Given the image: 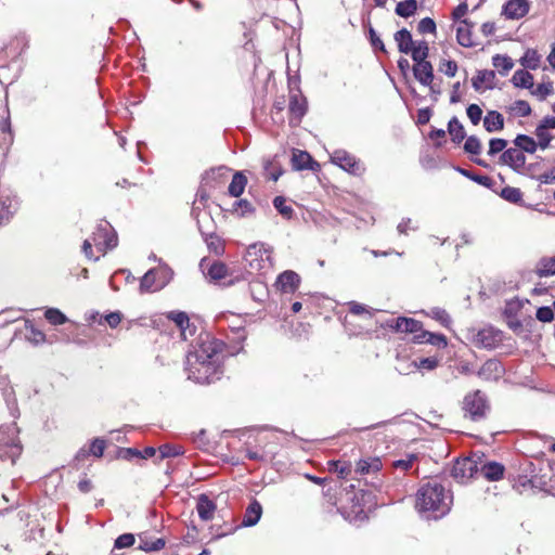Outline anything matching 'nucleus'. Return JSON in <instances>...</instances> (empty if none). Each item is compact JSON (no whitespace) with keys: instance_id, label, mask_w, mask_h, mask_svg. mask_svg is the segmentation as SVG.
Listing matches in <instances>:
<instances>
[{"instance_id":"56","label":"nucleus","mask_w":555,"mask_h":555,"mask_svg":"<svg viewBox=\"0 0 555 555\" xmlns=\"http://www.w3.org/2000/svg\"><path fill=\"white\" fill-rule=\"evenodd\" d=\"M436 23L431 17H424L417 24V31L420 34H436Z\"/></svg>"},{"instance_id":"54","label":"nucleus","mask_w":555,"mask_h":555,"mask_svg":"<svg viewBox=\"0 0 555 555\" xmlns=\"http://www.w3.org/2000/svg\"><path fill=\"white\" fill-rule=\"evenodd\" d=\"M554 92L553 82L539 83L534 90L531 91L540 101H544L550 94Z\"/></svg>"},{"instance_id":"19","label":"nucleus","mask_w":555,"mask_h":555,"mask_svg":"<svg viewBox=\"0 0 555 555\" xmlns=\"http://www.w3.org/2000/svg\"><path fill=\"white\" fill-rule=\"evenodd\" d=\"M413 75L415 79L423 86H430L434 81V68L429 61L414 62Z\"/></svg>"},{"instance_id":"15","label":"nucleus","mask_w":555,"mask_h":555,"mask_svg":"<svg viewBox=\"0 0 555 555\" xmlns=\"http://www.w3.org/2000/svg\"><path fill=\"white\" fill-rule=\"evenodd\" d=\"M20 202L9 192H0V225L7 223L17 211Z\"/></svg>"},{"instance_id":"14","label":"nucleus","mask_w":555,"mask_h":555,"mask_svg":"<svg viewBox=\"0 0 555 555\" xmlns=\"http://www.w3.org/2000/svg\"><path fill=\"white\" fill-rule=\"evenodd\" d=\"M292 167L296 171H319L321 168L320 164L307 151L301 150L293 151Z\"/></svg>"},{"instance_id":"38","label":"nucleus","mask_w":555,"mask_h":555,"mask_svg":"<svg viewBox=\"0 0 555 555\" xmlns=\"http://www.w3.org/2000/svg\"><path fill=\"white\" fill-rule=\"evenodd\" d=\"M541 57L537 50L527 49L521 59L519 60L520 64L525 68L537 69L540 66Z\"/></svg>"},{"instance_id":"27","label":"nucleus","mask_w":555,"mask_h":555,"mask_svg":"<svg viewBox=\"0 0 555 555\" xmlns=\"http://www.w3.org/2000/svg\"><path fill=\"white\" fill-rule=\"evenodd\" d=\"M393 39L398 46V50L400 53L409 54L412 50V46L414 40L409 29L402 28L395 33Z\"/></svg>"},{"instance_id":"43","label":"nucleus","mask_w":555,"mask_h":555,"mask_svg":"<svg viewBox=\"0 0 555 555\" xmlns=\"http://www.w3.org/2000/svg\"><path fill=\"white\" fill-rule=\"evenodd\" d=\"M158 459L162 461L168 457H176L182 455L184 453V450L182 447L165 443L158 448Z\"/></svg>"},{"instance_id":"42","label":"nucleus","mask_w":555,"mask_h":555,"mask_svg":"<svg viewBox=\"0 0 555 555\" xmlns=\"http://www.w3.org/2000/svg\"><path fill=\"white\" fill-rule=\"evenodd\" d=\"M534 134L537 137L538 149L546 150L550 147L551 142L553 140V135L548 132V130L542 128L541 126H537L534 130Z\"/></svg>"},{"instance_id":"18","label":"nucleus","mask_w":555,"mask_h":555,"mask_svg":"<svg viewBox=\"0 0 555 555\" xmlns=\"http://www.w3.org/2000/svg\"><path fill=\"white\" fill-rule=\"evenodd\" d=\"M266 249L263 244L255 243L248 246L244 255V261L253 270H260L262 268L263 254Z\"/></svg>"},{"instance_id":"63","label":"nucleus","mask_w":555,"mask_h":555,"mask_svg":"<svg viewBox=\"0 0 555 555\" xmlns=\"http://www.w3.org/2000/svg\"><path fill=\"white\" fill-rule=\"evenodd\" d=\"M457 68V63L453 60H443L439 66V70L448 77H454L456 75Z\"/></svg>"},{"instance_id":"52","label":"nucleus","mask_w":555,"mask_h":555,"mask_svg":"<svg viewBox=\"0 0 555 555\" xmlns=\"http://www.w3.org/2000/svg\"><path fill=\"white\" fill-rule=\"evenodd\" d=\"M522 308V302L518 299L508 300L505 304L503 314L506 319H515Z\"/></svg>"},{"instance_id":"26","label":"nucleus","mask_w":555,"mask_h":555,"mask_svg":"<svg viewBox=\"0 0 555 555\" xmlns=\"http://www.w3.org/2000/svg\"><path fill=\"white\" fill-rule=\"evenodd\" d=\"M483 127L488 132L501 131L504 128V117L498 111H489L483 118Z\"/></svg>"},{"instance_id":"35","label":"nucleus","mask_w":555,"mask_h":555,"mask_svg":"<svg viewBox=\"0 0 555 555\" xmlns=\"http://www.w3.org/2000/svg\"><path fill=\"white\" fill-rule=\"evenodd\" d=\"M382 468V462L378 457L370 459V460H360L357 463L356 473L360 475H365L370 473H376Z\"/></svg>"},{"instance_id":"62","label":"nucleus","mask_w":555,"mask_h":555,"mask_svg":"<svg viewBox=\"0 0 555 555\" xmlns=\"http://www.w3.org/2000/svg\"><path fill=\"white\" fill-rule=\"evenodd\" d=\"M535 317L540 322H552L554 320V310L548 306H542L537 309Z\"/></svg>"},{"instance_id":"25","label":"nucleus","mask_w":555,"mask_h":555,"mask_svg":"<svg viewBox=\"0 0 555 555\" xmlns=\"http://www.w3.org/2000/svg\"><path fill=\"white\" fill-rule=\"evenodd\" d=\"M196 511L199 518L207 521L214 517L216 504L206 494H201L197 500Z\"/></svg>"},{"instance_id":"60","label":"nucleus","mask_w":555,"mask_h":555,"mask_svg":"<svg viewBox=\"0 0 555 555\" xmlns=\"http://www.w3.org/2000/svg\"><path fill=\"white\" fill-rule=\"evenodd\" d=\"M28 328L29 332L26 335L28 341L34 345H39L46 341V334L42 331L34 327V325H30Z\"/></svg>"},{"instance_id":"5","label":"nucleus","mask_w":555,"mask_h":555,"mask_svg":"<svg viewBox=\"0 0 555 555\" xmlns=\"http://www.w3.org/2000/svg\"><path fill=\"white\" fill-rule=\"evenodd\" d=\"M331 162L344 171L356 177L363 176L366 170L364 164L358 157L343 149L333 152Z\"/></svg>"},{"instance_id":"51","label":"nucleus","mask_w":555,"mask_h":555,"mask_svg":"<svg viewBox=\"0 0 555 555\" xmlns=\"http://www.w3.org/2000/svg\"><path fill=\"white\" fill-rule=\"evenodd\" d=\"M330 469L337 473L340 478H346L351 473V464L344 461H332Z\"/></svg>"},{"instance_id":"39","label":"nucleus","mask_w":555,"mask_h":555,"mask_svg":"<svg viewBox=\"0 0 555 555\" xmlns=\"http://www.w3.org/2000/svg\"><path fill=\"white\" fill-rule=\"evenodd\" d=\"M492 65L499 69L502 76H505L513 68L514 62L508 55L495 54L492 57Z\"/></svg>"},{"instance_id":"48","label":"nucleus","mask_w":555,"mask_h":555,"mask_svg":"<svg viewBox=\"0 0 555 555\" xmlns=\"http://www.w3.org/2000/svg\"><path fill=\"white\" fill-rule=\"evenodd\" d=\"M438 359L435 357L422 358L420 361H412L409 363V369H418V370H427L431 371L438 366Z\"/></svg>"},{"instance_id":"44","label":"nucleus","mask_w":555,"mask_h":555,"mask_svg":"<svg viewBox=\"0 0 555 555\" xmlns=\"http://www.w3.org/2000/svg\"><path fill=\"white\" fill-rule=\"evenodd\" d=\"M227 273L228 268L221 261H214L207 270V275L215 281L222 280L223 278H225Z\"/></svg>"},{"instance_id":"49","label":"nucleus","mask_w":555,"mask_h":555,"mask_svg":"<svg viewBox=\"0 0 555 555\" xmlns=\"http://www.w3.org/2000/svg\"><path fill=\"white\" fill-rule=\"evenodd\" d=\"M481 141L477 135H469L464 143V151L470 155H479L481 153Z\"/></svg>"},{"instance_id":"50","label":"nucleus","mask_w":555,"mask_h":555,"mask_svg":"<svg viewBox=\"0 0 555 555\" xmlns=\"http://www.w3.org/2000/svg\"><path fill=\"white\" fill-rule=\"evenodd\" d=\"M509 111L519 117H528L532 112L530 104L525 100L515 101Z\"/></svg>"},{"instance_id":"8","label":"nucleus","mask_w":555,"mask_h":555,"mask_svg":"<svg viewBox=\"0 0 555 555\" xmlns=\"http://www.w3.org/2000/svg\"><path fill=\"white\" fill-rule=\"evenodd\" d=\"M308 111V102L306 96L301 94L300 89L297 87L294 90L291 87L289 90V103H288V112H289V126L297 127L300 125L304 116Z\"/></svg>"},{"instance_id":"55","label":"nucleus","mask_w":555,"mask_h":555,"mask_svg":"<svg viewBox=\"0 0 555 555\" xmlns=\"http://www.w3.org/2000/svg\"><path fill=\"white\" fill-rule=\"evenodd\" d=\"M507 141L502 138H492L489 141L488 155L494 156L499 153H503L506 150Z\"/></svg>"},{"instance_id":"11","label":"nucleus","mask_w":555,"mask_h":555,"mask_svg":"<svg viewBox=\"0 0 555 555\" xmlns=\"http://www.w3.org/2000/svg\"><path fill=\"white\" fill-rule=\"evenodd\" d=\"M474 341L478 347L494 349L502 341V332L492 326L481 328L476 333Z\"/></svg>"},{"instance_id":"31","label":"nucleus","mask_w":555,"mask_h":555,"mask_svg":"<svg viewBox=\"0 0 555 555\" xmlns=\"http://www.w3.org/2000/svg\"><path fill=\"white\" fill-rule=\"evenodd\" d=\"M512 83L516 88L532 89L533 75L526 69H517L512 77Z\"/></svg>"},{"instance_id":"33","label":"nucleus","mask_w":555,"mask_h":555,"mask_svg":"<svg viewBox=\"0 0 555 555\" xmlns=\"http://www.w3.org/2000/svg\"><path fill=\"white\" fill-rule=\"evenodd\" d=\"M0 384L3 385L2 391L3 397L5 400V403L8 405V409L10 410V413L13 417L18 416V408L17 402L15 398V392L12 387H9V383L4 379L0 380Z\"/></svg>"},{"instance_id":"23","label":"nucleus","mask_w":555,"mask_h":555,"mask_svg":"<svg viewBox=\"0 0 555 555\" xmlns=\"http://www.w3.org/2000/svg\"><path fill=\"white\" fill-rule=\"evenodd\" d=\"M495 78L494 70L480 69L472 78V86L476 91H480L485 85V89H493V80Z\"/></svg>"},{"instance_id":"1","label":"nucleus","mask_w":555,"mask_h":555,"mask_svg":"<svg viewBox=\"0 0 555 555\" xmlns=\"http://www.w3.org/2000/svg\"><path fill=\"white\" fill-rule=\"evenodd\" d=\"M223 341L206 335L193 351L186 356L185 371L188 378L201 385H210L223 374L221 357Z\"/></svg>"},{"instance_id":"28","label":"nucleus","mask_w":555,"mask_h":555,"mask_svg":"<svg viewBox=\"0 0 555 555\" xmlns=\"http://www.w3.org/2000/svg\"><path fill=\"white\" fill-rule=\"evenodd\" d=\"M455 170L461 173L463 177L489 189V190H493V186L495 185V182L494 180L489 177V176H483V175H477L470 170H467V169H464L462 167H455Z\"/></svg>"},{"instance_id":"64","label":"nucleus","mask_w":555,"mask_h":555,"mask_svg":"<svg viewBox=\"0 0 555 555\" xmlns=\"http://www.w3.org/2000/svg\"><path fill=\"white\" fill-rule=\"evenodd\" d=\"M417 460L416 454H408L406 459L397 460L392 463V466L397 469L408 470L412 467V464Z\"/></svg>"},{"instance_id":"29","label":"nucleus","mask_w":555,"mask_h":555,"mask_svg":"<svg viewBox=\"0 0 555 555\" xmlns=\"http://www.w3.org/2000/svg\"><path fill=\"white\" fill-rule=\"evenodd\" d=\"M448 132L455 144H460L466 138V131L456 116H453L448 122Z\"/></svg>"},{"instance_id":"16","label":"nucleus","mask_w":555,"mask_h":555,"mask_svg":"<svg viewBox=\"0 0 555 555\" xmlns=\"http://www.w3.org/2000/svg\"><path fill=\"white\" fill-rule=\"evenodd\" d=\"M300 276L293 270H286L279 274L276 286L283 293H295L300 285Z\"/></svg>"},{"instance_id":"46","label":"nucleus","mask_w":555,"mask_h":555,"mask_svg":"<svg viewBox=\"0 0 555 555\" xmlns=\"http://www.w3.org/2000/svg\"><path fill=\"white\" fill-rule=\"evenodd\" d=\"M273 206L282 217L289 220L294 216V209L286 205V199L283 196H275L273 198Z\"/></svg>"},{"instance_id":"20","label":"nucleus","mask_w":555,"mask_h":555,"mask_svg":"<svg viewBox=\"0 0 555 555\" xmlns=\"http://www.w3.org/2000/svg\"><path fill=\"white\" fill-rule=\"evenodd\" d=\"M229 168L221 166L207 170L202 176V184L209 185L210 189H217L225 180Z\"/></svg>"},{"instance_id":"17","label":"nucleus","mask_w":555,"mask_h":555,"mask_svg":"<svg viewBox=\"0 0 555 555\" xmlns=\"http://www.w3.org/2000/svg\"><path fill=\"white\" fill-rule=\"evenodd\" d=\"M475 27V23L468 18H464L461 21L456 28V41L460 46L464 48H473L477 46V43L473 40V29Z\"/></svg>"},{"instance_id":"36","label":"nucleus","mask_w":555,"mask_h":555,"mask_svg":"<svg viewBox=\"0 0 555 555\" xmlns=\"http://www.w3.org/2000/svg\"><path fill=\"white\" fill-rule=\"evenodd\" d=\"M535 273L540 278L555 275V256L541 258L537 264Z\"/></svg>"},{"instance_id":"40","label":"nucleus","mask_w":555,"mask_h":555,"mask_svg":"<svg viewBox=\"0 0 555 555\" xmlns=\"http://www.w3.org/2000/svg\"><path fill=\"white\" fill-rule=\"evenodd\" d=\"M167 318L176 323L183 335L190 327L189 315L183 311H170Z\"/></svg>"},{"instance_id":"58","label":"nucleus","mask_w":555,"mask_h":555,"mask_svg":"<svg viewBox=\"0 0 555 555\" xmlns=\"http://www.w3.org/2000/svg\"><path fill=\"white\" fill-rule=\"evenodd\" d=\"M369 40L373 50L380 51L384 53L387 52L383 40L379 38V36L376 34L375 29L372 26L369 27Z\"/></svg>"},{"instance_id":"13","label":"nucleus","mask_w":555,"mask_h":555,"mask_svg":"<svg viewBox=\"0 0 555 555\" xmlns=\"http://www.w3.org/2000/svg\"><path fill=\"white\" fill-rule=\"evenodd\" d=\"M529 0H507L502 7L501 14L506 20H520L529 13Z\"/></svg>"},{"instance_id":"41","label":"nucleus","mask_w":555,"mask_h":555,"mask_svg":"<svg viewBox=\"0 0 555 555\" xmlns=\"http://www.w3.org/2000/svg\"><path fill=\"white\" fill-rule=\"evenodd\" d=\"M165 540L163 538H157L155 540H149L146 538L140 537L139 550L144 552H157L165 547Z\"/></svg>"},{"instance_id":"53","label":"nucleus","mask_w":555,"mask_h":555,"mask_svg":"<svg viewBox=\"0 0 555 555\" xmlns=\"http://www.w3.org/2000/svg\"><path fill=\"white\" fill-rule=\"evenodd\" d=\"M401 333L416 334L422 330V322L413 318L402 317Z\"/></svg>"},{"instance_id":"2","label":"nucleus","mask_w":555,"mask_h":555,"mask_svg":"<svg viewBox=\"0 0 555 555\" xmlns=\"http://www.w3.org/2000/svg\"><path fill=\"white\" fill-rule=\"evenodd\" d=\"M452 502L450 490H447L440 482L430 480L417 490L415 506L422 513H434V517L437 519L450 512Z\"/></svg>"},{"instance_id":"10","label":"nucleus","mask_w":555,"mask_h":555,"mask_svg":"<svg viewBox=\"0 0 555 555\" xmlns=\"http://www.w3.org/2000/svg\"><path fill=\"white\" fill-rule=\"evenodd\" d=\"M476 374L485 382H499L505 374V367L498 359H488Z\"/></svg>"},{"instance_id":"24","label":"nucleus","mask_w":555,"mask_h":555,"mask_svg":"<svg viewBox=\"0 0 555 555\" xmlns=\"http://www.w3.org/2000/svg\"><path fill=\"white\" fill-rule=\"evenodd\" d=\"M262 515V506L257 500H253L247 506L242 525L244 527H253L258 524Z\"/></svg>"},{"instance_id":"9","label":"nucleus","mask_w":555,"mask_h":555,"mask_svg":"<svg viewBox=\"0 0 555 555\" xmlns=\"http://www.w3.org/2000/svg\"><path fill=\"white\" fill-rule=\"evenodd\" d=\"M478 472L476 462L468 457L456 460L451 468V476L460 483H465Z\"/></svg>"},{"instance_id":"7","label":"nucleus","mask_w":555,"mask_h":555,"mask_svg":"<svg viewBox=\"0 0 555 555\" xmlns=\"http://www.w3.org/2000/svg\"><path fill=\"white\" fill-rule=\"evenodd\" d=\"M172 272L168 268L164 269H150L140 281V292L151 293L165 287L169 281Z\"/></svg>"},{"instance_id":"21","label":"nucleus","mask_w":555,"mask_h":555,"mask_svg":"<svg viewBox=\"0 0 555 555\" xmlns=\"http://www.w3.org/2000/svg\"><path fill=\"white\" fill-rule=\"evenodd\" d=\"M197 228L203 236L204 241L209 238H216L215 232V223L212 217L208 212L197 214L196 215Z\"/></svg>"},{"instance_id":"59","label":"nucleus","mask_w":555,"mask_h":555,"mask_svg":"<svg viewBox=\"0 0 555 555\" xmlns=\"http://www.w3.org/2000/svg\"><path fill=\"white\" fill-rule=\"evenodd\" d=\"M135 538L132 533H122L114 542V547L121 550L134 544Z\"/></svg>"},{"instance_id":"61","label":"nucleus","mask_w":555,"mask_h":555,"mask_svg":"<svg viewBox=\"0 0 555 555\" xmlns=\"http://www.w3.org/2000/svg\"><path fill=\"white\" fill-rule=\"evenodd\" d=\"M105 449V440L101 438H94L90 442L89 452L90 455H93L95 457H102Z\"/></svg>"},{"instance_id":"4","label":"nucleus","mask_w":555,"mask_h":555,"mask_svg":"<svg viewBox=\"0 0 555 555\" xmlns=\"http://www.w3.org/2000/svg\"><path fill=\"white\" fill-rule=\"evenodd\" d=\"M490 409L487 395L479 389L467 392L462 400L464 417L473 422L483 421Z\"/></svg>"},{"instance_id":"22","label":"nucleus","mask_w":555,"mask_h":555,"mask_svg":"<svg viewBox=\"0 0 555 555\" xmlns=\"http://www.w3.org/2000/svg\"><path fill=\"white\" fill-rule=\"evenodd\" d=\"M505 467L503 464L495 462V461H489L481 465L480 474L488 480V481H499L503 479L504 477Z\"/></svg>"},{"instance_id":"34","label":"nucleus","mask_w":555,"mask_h":555,"mask_svg":"<svg viewBox=\"0 0 555 555\" xmlns=\"http://www.w3.org/2000/svg\"><path fill=\"white\" fill-rule=\"evenodd\" d=\"M411 57L414 62L427 61L429 55V46L425 40L414 41L412 50L410 51Z\"/></svg>"},{"instance_id":"37","label":"nucleus","mask_w":555,"mask_h":555,"mask_svg":"<svg viewBox=\"0 0 555 555\" xmlns=\"http://www.w3.org/2000/svg\"><path fill=\"white\" fill-rule=\"evenodd\" d=\"M417 10V0H404L397 3L395 12L398 16L409 18Z\"/></svg>"},{"instance_id":"6","label":"nucleus","mask_w":555,"mask_h":555,"mask_svg":"<svg viewBox=\"0 0 555 555\" xmlns=\"http://www.w3.org/2000/svg\"><path fill=\"white\" fill-rule=\"evenodd\" d=\"M92 241L96 248L105 254L114 249L118 244L117 233L109 222L103 220L93 232Z\"/></svg>"},{"instance_id":"30","label":"nucleus","mask_w":555,"mask_h":555,"mask_svg":"<svg viewBox=\"0 0 555 555\" xmlns=\"http://www.w3.org/2000/svg\"><path fill=\"white\" fill-rule=\"evenodd\" d=\"M513 144L518 147L524 154H534L538 150V144L535 140L527 134H517L513 140Z\"/></svg>"},{"instance_id":"47","label":"nucleus","mask_w":555,"mask_h":555,"mask_svg":"<svg viewBox=\"0 0 555 555\" xmlns=\"http://www.w3.org/2000/svg\"><path fill=\"white\" fill-rule=\"evenodd\" d=\"M44 318L52 325H61L67 322V317L57 308H48Z\"/></svg>"},{"instance_id":"3","label":"nucleus","mask_w":555,"mask_h":555,"mask_svg":"<svg viewBox=\"0 0 555 555\" xmlns=\"http://www.w3.org/2000/svg\"><path fill=\"white\" fill-rule=\"evenodd\" d=\"M15 423L0 426V477L7 475L22 453Z\"/></svg>"},{"instance_id":"32","label":"nucleus","mask_w":555,"mask_h":555,"mask_svg":"<svg viewBox=\"0 0 555 555\" xmlns=\"http://www.w3.org/2000/svg\"><path fill=\"white\" fill-rule=\"evenodd\" d=\"M247 184V178L242 171L233 175L232 181L228 188V192L233 197H238L243 194Z\"/></svg>"},{"instance_id":"45","label":"nucleus","mask_w":555,"mask_h":555,"mask_svg":"<svg viewBox=\"0 0 555 555\" xmlns=\"http://www.w3.org/2000/svg\"><path fill=\"white\" fill-rule=\"evenodd\" d=\"M500 196L512 204H518L522 201V193L518 188L505 186L502 189Z\"/></svg>"},{"instance_id":"12","label":"nucleus","mask_w":555,"mask_h":555,"mask_svg":"<svg viewBox=\"0 0 555 555\" xmlns=\"http://www.w3.org/2000/svg\"><path fill=\"white\" fill-rule=\"evenodd\" d=\"M526 155L518 147L506 149L499 158V164L508 166L519 172L526 166Z\"/></svg>"},{"instance_id":"57","label":"nucleus","mask_w":555,"mask_h":555,"mask_svg":"<svg viewBox=\"0 0 555 555\" xmlns=\"http://www.w3.org/2000/svg\"><path fill=\"white\" fill-rule=\"evenodd\" d=\"M466 114L474 126L478 125L482 119V109L478 104H469L466 108Z\"/></svg>"}]
</instances>
